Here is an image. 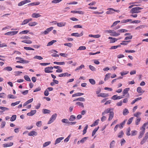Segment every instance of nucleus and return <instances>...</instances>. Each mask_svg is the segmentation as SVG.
<instances>
[{
  "instance_id": "nucleus-57",
  "label": "nucleus",
  "mask_w": 148,
  "mask_h": 148,
  "mask_svg": "<svg viewBox=\"0 0 148 148\" xmlns=\"http://www.w3.org/2000/svg\"><path fill=\"white\" fill-rule=\"evenodd\" d=\"M132 38V35H130L126 37L124 39L125 40H127L131 39Z\"/></svg>"
},
{
  "instance_id": "nucleus-18",
  "label": "nucleus",
  "mask_w": 148,
  "mask_h": 148,
  "mask_svg": "<svg viewBox=\"0 0 148 148\" xmlns=\"http://www.w3.org/2000/svg\"><path fill=\"white\" fill-rule=\"evenodd\" d=\"M64 138V137H61L57 138L55 141V144L56 145L60 143Z\"/></svg>"
},
{
  "instance_id": "nucleus-50",
  "label": "nucleus",
  "mask_w": 148,
  "mask_h": 148,
  "mask_svg": "<svg viewBox=\"0 0 148 148\" xmlns=\"http://www.w3.org/2000/svg\"><path fill=\"white\" fill-rule=\"evenodd\" d=\"M0 109L2 110L3 111H4L5 110H9L8 108L2 106H0Z\"/></svg>"
},
{
  "instance_id": "nucleus-25",
  "label": "nucleus",
  "mask_w": 148,
  "mask_h": 148,
  "mask_svg": "<svg viewBox=\"0 0 148 148\" xmlns=\"http://www.w3.org/2000/svg\"><path fill=\"white\" fill-rule=\"evenodd\" d=\"M41 16L38 13H34L32 14V16L33 18H37Z\"/></svg>"
},
{
  "instance_id": "nucleus-37",
  "label": "nucleus",
  "mask_w": 148,
  "mask_h": 148,
  "mask_svg": "<svg viewBox=\"0 0 148 148\" xmlns=\"http://www.w3.org/2000/svg\"><path fill=\"white\" fill-rule=\"evenodd\" d=\"M56 40H53L49 42L47 45V46H50L52 45L54 43L56 42Z\"/></svg>"
},
{
  "instance_id": "nucleus-33",
  "label": "nucleus",
  "mask_w": 148,
  "mask_h": 148,
  "mask_svg": "<svg viewBox=\"0 0 148 148\" xmlns=\"http://www.w3.org/2000/svg\"><path fill=\"white\" fill-rule=\"evenodd\" d=\"M129 113V112L127 109L125 108L123 110V114L124 115H127Z\"/></svg>"
},
{
  "instance_id": "nucleus-32",
  "label": "nucleus",
  "mask_w": 148,
  "mask_h": 148,
  "mask_svg": "<svg viewBox=\"0 0 148 148\" xmlns=\"http://www.w3.org/2000/svg\"><path fill=\"white\" fill-rule=\"evenodd\" d=\"M62 122L64 123L69 124V120L67 119H64L62 120Z\"/></svg>"
},
{
  "instance_id": "nucleus-7",
  "label": "nucleus",
  "mask_w": 148,
  "mask_h": 148,
  "mask_svg": "<svg viewBox=\"0 0 148 148\" xmlns=\"http://www.w3.org/2000/svg\"><path fill=\"white\" fill-rule=\"evenodd\" d=\"M53 67L52 66L48 67H46L45 69V72L46 73H51L53 72V71L50 70H52L53 69Z\"/></svg>"
},
{
  "instance_id": "nucleus-15",
  "label": "nucleus",
  "mask_w": 148,
  "mask_h": 148,
  "mask_svg": "<svg viewBox=\"0 0 148 148\" xmlns=\"http://www.w3.org/2000/svg\"><path fill=\"white\" fill-rule=\"evenodd\" d=\"M36 112V110H32L30 112L27 114V115L29 116H32L34 115Z\"/></svg>"
},
{
  "instance_id": "nucleus-44",
  "label": "nucleus",
  "mask_w": 148,
  "mask_h": 148,
  "mask_svg": "<svg viewBox=\"0 0 148 148\" xmlns=\"http://www.w3.org/2000/svg\"><path fill=\"white\" fill-rule=\"evenodd\" d=\"M89 82L92 85H94L95 84V81L93 79H89Z\"/></svg>"
},
{
  "instance_id": "nucleus-27",
  "label": "nucleus",
  "mask_w": 148,
  "mask_h": 148,
  "mask_svg": "<svg viewBox=\"0 0 148 148\" xmlns=\"http://www.w3.org/2000/svg\"><path fill=\"white\" fill-rule=\"evenodd\" d=\"M137 92L139 93H143L144 91L140 87H138L137 89Z\"/></svg>"
},
{
  "instance_id": "nucleus-42",
  "label": "nucleus",
  "mask_w": 148,
  "mask_h": 148,
  "mask_svg": "<svg viewBox=\"0 0 148 148\" xmlns=\"http://www.w3.org/2000/svg\"><path fill=\"white\" fill-rule=\"evenodd\" d=\"M84 67V66L83 64L81 65L80 66L78 67L75 69V71H76L77 70H80L82 69Z\"/></svg>"
},
{
  "instance_id": "nucleus-30",
  "label": "nucleus",
  "mask_w": 148,
  "mask_h": 148,
  "mask_svg": "<svg viewBox=\"0 0 148 148\" xmlns=\"http://www.w3.org/2000/svg\"><path fill=\"white\" fill-rule=\"evenodd\" d=\"M89 36L90 37H93L96 38H98L100 37V35L99 34L93 35L92 34H90L89 35Z\"/></svg>"
},
{
  "instance_id": "nucleus-17",
  "label": "nucleus",
  "mask_w": 148,
  "mask_h": 148,
  "mask_svg": "<svg viewBox=\"0 0 148 148\" xmlns=\"http://www.w3.org/2000/svg\"><path fill=\"white\" fill-rule=\"evenodd\" d=\"M40 3L39 2H34L28 4V6H33L34 5H39L40 4Z\"/></svg>"
},
{
  "instance_id": "nucleus-5",
  "label": "nucleus",
  "mask_w": 148,
  "mask_h": 148,
  "mask_svg": "<svg viewBox=\"0 0 148 148\" xmlns=\"http://www.w3.org/2000/svg\"><path fill=\"white\" fill-rule=\"evenodd\" d=\"M113 109L112 108H108L105 110L104 112L102 113V115H103L106 114L108 113H110L111 112H113Z\"/></svg>"
},
{
  "instance_id": "nucleus-34",
  "label": "nucleus",
  "mask_w": 148,
  "mask_h": 148,
  "mask_svg": "<svg viewBox=\"0 0 148 148\" xmlns=\"http://www.w3.org/2000/svg\"><path fill=\"white\" fill-rule=\"evenodd\" d=\"M99 119H97V120L95 121V122L93 123L90 126L91 127H93V126H95L97 125L99 123Z\"/></svg>"
},
{
  "instance_id": "nucleus-35",
  "label": "nucleus",
  "mask_w": 148,
  "mask_h": 148,
  "mask_svg": "<svg viewBox=\"0 0 148 148\" xmlns=\"http://www.w3.org/2000/svg\"><path fill=\"white\" fill-rule=\"evenodd\" d=\"M21 42L27 44H30L32 42V41L30 40H25L22 41Z\"/></svg>"
},
{
  "instance_id": "nucleus-29",
  "label": "nucleus",
  "mask_w": 148,
  "mask_h": 148,
  "mask_svg": "<svg viewBox=\"0 0 148 148\" xmlns=\"http://www.w3.org/2000/svg\"><path fill=\"white\" fill-rule=\"evenodd\" d=\"M126 121V120H125L122 123H121L120 124H119L120 129H121L123 127Z\"/></svg>"
},
{
  "instance_id": "nucleus-40",
  "label": "nucleus",
  "mask_w": 148,
  "mask_h": 148,
  "mask_svg": "<svg viewBox=\"0 0 148 148\" xmlns=\"http://www.w3.org/2000/svg\"><path fill=\"white\" fill-rule=\"evenodd\" d=\"M128 31L127 30L125 29H121L118 30L117 32L119 33H124Z\"/></svg>"
},
{
  "instance_id": "nucleus-31",
  "label": "nucleus",
  "mask_w": 148,
  "mask_h": 148,
  "mask_svg": "<svg viewBox=\"0 0 148 148\" xmlns=\"http://www.w3.org/2000/svg\"><path fill=\"white\" fill-rule=\"evenodd\" d=\"M115 142L114 140L112 141L110 144V148H113L115 144Z\"/></svg>"
},
{
  "instance_id": "nucleus-49",
  "label": "nucleus",
  "mask_w": 148,
  "mask_h": 148,
  "mask_svg": "<svg viewBox=\"0 0 148 148\" xmlns=\"http://www.w3.org/2000/svg\"><path fill=\"white\" fill-rule=\"evenodd\" d=\"M53 63L54 64H56L58 65H64L65 64V62H53Z\"/></svg>"
},
{
  "instance_id": "nucleus-38",
  "label": "nucleus",
  "mask_w": 148,
  "mask_h": 148,
  "mask_svg": "<svg viewBox=\"0 0 148 148\" xmlns=\"http://www.w3.org/2000/svg\"><path fill=\"white\" fill-rule=\"evenodd\" d=\"M3 70L5 71H11L12 69L11 66H8L5 68L3 69Z\"/></svg>"
},
{
  "instance_id": "nucleus-52",
  "label": "nucleus",
  "mask_w": 148,
  "mask_h": 148,
  "mask_svg": "<svg viewBox=\"0 0 148 148\" xmlns=\"http://www.w3.org/2000/svg\"><path fill=\"white\" fill-rule=\"evenodd\" d=\"M51 143L50 141H47L44 143L43 144V147H45L49 145Z\"/></svg>"
},
{
  "instance_id": "nucleus-6",
  "label": "nucleus",
  "mask_w": 148,
  "mask_h": 148,
  "mask_svg": "<svg viewBox=\"0 0 148 148\" xmlns=\"http://www.w3.org/2000/svg\"><path fill=\"white\" fill-rule=\"evenodd\" d=\"M31 2V1L29 0H25L23 1L18 3V5L19 6H21L23 5Z\"/></svg>"
},
{
  "instance_id": "nucleus-47",
  "label": "nucleus",
  "mask_w": 148,
  "mask_h": 148,
  "mask_svg": "<svg viewBox=\"0 0 148 148\" xmlns=\"http://www.w3.org/2000/svg\"><path fill=\"white\" fill-rule=\"evenodd\" d=\"M24 78L28 82H30L31 81V79L27 75H25L24 76Z\"/></svg>"
},
{
  "instance_id": "nucleus-55",
  "label": "nucleus",
  "mask_w": 148,
  "mask_h": 148,
  "mask_svg": "<svg viewBox=\"0 0 148 148\" xmlns=\"http://www.w3.org/2000/svg\"><path fill=\"white\" fill-rule=\"evenodd\" d=\"M24 48L25 49L27 50H34V49L31 47H24Z\"/></svg>"
},
{
  "instance_id": "nucleus-22",
  "label": "nucleus",
  "mask_w": 148,
  "mask_h": 148,
  "mask_svg": "<svg viewBox=\"0 0 148 148\" xmlns=\"http://www.w3.org/2000/svg\"><path fill=\"white\" fill-rule=\"evenodd\" d=\"M13 145V143L12 142H10L9 143H5L3 144V146L4 147H8L11 146Z\"/></svg>"
},
{
  "instance_id": "nucleus-21",
  "label": "nucleus",
  "mask_w": 148,
  "mask_h": 148,
  "mask_svg": "<svg viewBox=\"0 0 148 148\" xmlns=\"http://www.w3.org/2000/svg\"><path fill=\"white\" fill-rule=\"evenodd\" d=\"M114 113L113 112H111L109 114L108 121H110L112 120L114 117Z\"/></svg>"
},
{
  "instance_id": "nucleus-56",
  "label": "nucleus",
  "mask_w": 148,
  "mask_h": 148,
  "mask_svg": "<svg viewBox=\"0 0 148 148\" xmlns=\"http://www.w3.org/2000/svg\"><path fill=\"white\" fill-rule=\"evenodd\" d=\"M141 114V112H138L134 114V116L138 118L139 116V115H140Z\"/></svg>"
},
{
  "instance_id": "nucleus-10",
  "label": "nucleus",
  "mask_w": 148,
  "mask_h": 148,
  "mask_svg": "<svg viewBox=\"0 0 148 148\" xmlns=\"http://www.w3.org/2000/svg\"><path fill=\"white\" fill-rule=\"evenodd\" d=\"M140 129L142 131L140 132V134L138 136V138H140L142 137L145 131V129H143L141 128Z\"/></svg>"
},
{
  "instance_id": "nucleus-36",
  "label": "nucleus",
  "mask_w": 148,
  "mask_h": 148,
  "mask_svg": "<svg viewBox=\"0 0 148 148\" xmlns=\"http://www.w3.org/2000/svg\"><path fill=\"white\" fill-rule=\"evenodd\" d=\"M99 127H97L95 128L94 130L93 131L92 133V136H93L96 133V132L99 129Z\"/></svg>"
},
{
  "instance_id": "nucleus-58",
  "label": "nucleus",
  "mask_w": 148,
  "mask_h": 148,
  "mask_svg": "<svg viewBox=\"0 0 148 148\" xmlns=\"http://www.w3.org/2000/svg\"><path fill=\"white\" fill-rule=\"evenodd\" d=\"M63 0H53L51 2L52 3H57Z\"/></svg>"
},
{
  "instance_id": "nucleus-24",
  "label": "nucleus",
  "mask_w": 148,
  "mask_h": 148,
  "mask_svg": "<svg viewBox=\"0 0 148 148\" xmlns=\"http://www.w3.org/2000/svg\"><path fill=\"white\" fill-rule=\"evenodd\" d=\"M130 90V88H128L125 89L123 92V96H125L126 94L128 93V91Z\"/></svg>"
},
{
  "instance_id": "nucleus-4",
  "label": "nucleus",
  "mask_w": 148,
  "mask_h": 148,
  "mask_svg": "<svg viewBox=\"0 0 148 148\" xmlns=\"http://www.w3.org/2000/svg\"><path fill=\"white\" fill-rule=\"evenodd\" d=\"M57 114L56 113L52 115L51 117L50 118L47 124H49L53 123L56 119L57 117Z\"/></svg>"
},
{
  "instance_id": "nucleus-23",
  "label": "nucleus",
  "mask_w": 148,
  "mask_h": 148,
  "mask_svg": "<svg viewBox=\"0 0 148 148\" xmlns=\"http://www.w3.org/2000/svg\"><path fill=\"white\" fill-rule=\"evenodd\" d=\"M76 116L73 115H71L69 118V120L71 121H74L76 119Z\"/></svg>"
},
{
  "instance_id": "nucleus-51",
  "label": "nucleus",
  "mask_w": 148,
  "mask_h": 148,
  "mask_svg": "<svg viewBox=\"0 0 148 148\" xmlns=\"http://www.w3.org/2000/svg\"><path fill=\"white\" fill-rule=\"evenodd\" d=\"M110 75H111L110 73H107L106 74L104 78V80L105 81H106V80H108L110 78Z\"/></svg>"
},
{
  "instance_id": "nucleus-14",
  "label": "nucleus",
  "mask_w": 148,
  "mask_h": 148,
  "mask_svg": "<svg viewBox=\"0 0 148 148\" xmlns=\"http://www.w3.org/2000/svg\"><path fill=\"white\" fill-rule=\"evenodd\" d=\"M71 13H78L80 14H83L84 12L81 11L72 10L71 11Z\"/></svg>"
},
{
  "instance_id": "nucleus-1",
  "label": "nucleus",
  "mask_w": 148,
  "mask_h": 148,
  "mask_svg": "<svg viewBox=\"0 0 148 148\" xmlns=\"http://www.w3.org/2000/svg\"><path fill=\"white\" fill-rule=\"evenodd\" d=\"M143 8H142L139 7H136L133 8L130 10V12L134 14V13H138L140 12L139 11L140 10H142Z\"/></svg>"
},
{
  "instance_id": "nucleus-62",
  "label": "nucleus",
  "mask_w": 148,
  "mask_h": 148,
  "mask_svg": "<svg viewBox=\"0 0 148 148\" xmlns=\"http://www.w3.org/2000/svg\"><path fill=\"white\" fill-rule=\"evenodd\" d=\"M131 131L130 128L129 127L127 128V132H126V135L127 136H130V132Z\"/></svg>"
},
{
  "instance_id": "nucleus-63",
  "label": "nucleus",
  "mask_w": 148,
  "mask_h": 148,
  "mask_svg": "<svg viewBox=\"0 0 148 148\" xmlns=\"http://www.w3.org/2000/svg\"><path fill=\"white\" fill-rule=\"evenodd\" d=\"M128 73L129 71H123L121 73V74L122 76H123L127 74Z\"/></svg>"
},
{
  "instance_id": "nucleus-53",
  "label": "nucleus",
  "mask_w": 148,
  "mask_h": 148,
  "mask_svg": "<svg viewBox=\"0 0 148 148\" xmlns=\"http://www.w3.org/2000/svg\"><path fill=\"white\" fill-rule=\"evenodd\" d=\"M124 134L123 132V131H121L119 133L118 135V137L119 138H121Z\"/></svg>"
},
{
  "instance_id": "nucleus-11",
  "label": "nucleus",
  "mask_w": 148,
  "mask_h": 148,
  "mask_svg": "<svg viewBox=\"0 0 148 148\" xmlns=\"http://www.w3.org/2000/svg\"><path fill=\"white\" fill-rule=\"evenodd\" d=\"M88 138V137H84L82 138L80 141H78L77 142L78 145H79L80 143H83L85 142Z\"/></svg>"
},
{
  "instance_id": "nucleus-64",
  "label": "nucleus",
  "mask_w": 148,
  "mask_h": 148,
  "mask_svg": "<svg viewBox=\"0 0 148 148\" xmlns=\"http://www.w3.org/2000/svg\"><path fill=\"white\" fill-rule=\"evenodd\" d=\"M41 123L42 122L40 121L37 122L36 124V125L38 127H40L42 125Z\"/></svg>"
},
{
  "instance_id": "nucleus-39",
  "label": "nucleus",
  "mask_w": 148,
  "mask_h": 148,
  "mask_svg": "<svg viewBox=\"0 0 148 148\" xmlns=\"http://www.w3.org/2000/svg\"><path fill=\"white\" fill-rule=\"evenodd\" d=\"M132 21V20L131 19H127L126 20H122L121 21V23H127L129 22H130Z\"/></svg>"
},
{
  "instance_id": "nucleus-48",
  "label": "nucleus",
  "mask_w": 148,
  "mask_h": 148,
  "mask_svg": "<svg viewBox=\"0 0 148 148\" xmlns=\"http://www.w3.org/2000/svg\"><path fill=\"white\" fill-rule=\"evenodd\" d=\"M88 125H86V126L85 127L83 131V135H84L85 134L88 128Z\"/></svg>"
},
{
  "instance_id": "nucleus-59",
  "label": "nucleus",
  "mask_w": 148,
  "mask_h": 148,
  "mask_svg": "<svg viewBox=\"0 0 148 148\" xmlns=\"http://www.w3.org/2000/svg\"><path fill=\"white\" fill-rule=\"evenodd\" d=\"M121 45H117V46H114L111 47L110 48V49H117L118 47H120Z\"/></svg>"
},
{
  "instance_id": "nucleus-41",
  "label": "nucleus",
  "mask_w": 148,
  "mask_h": 148,
  "mask_svg": "<svg viewBox=\"0 0 148 148\" xmlns=\"http://www.w3.org/2000/svg\"><path fill=\"white\" fill-rule=\"evenodd\" d=\"M37 24V22H34L29 23L28 24V25L30 26H33L36 25Z\"/></svg>"
},
{
  "instance_id": "nucleus-2",
  "label": "nucleus",
  "mask_w": 148,
  "mask_h": 148,
  "mask_svg": "<svg viewBox=\"0 0 148 148\" xmlns=\"http://www.w3.org/2000/svg\"><path fill=\"white\" fill-rule=\"evenodd\" d=\"M107 10L108 11L106 12V13L108 14H112L114 13V12H119V10H115L111 8H108Z\"/></svg>"
},
{
  "instance_id": "nucleus-45",
  "label": "nucleus",
  "mask_w": 148,
  "mask_h": 148,
  "mask_svg": "<svg viewBox=\"0 0 148 148\" xmlns=\"http://www.w3.org/2000/svg\"><path fill=\"white\" fill-rule=\"evenodd\" d=\"M76 104L77 105L80 106H81V107L84 108V105L83 103L80 102H77L76 103Z\"/></svg>"
},
{
  "instance_id": "nucleus-61",
  "label": "nucleus",
  "mask_w": 148,
  "mask_h": 148,
  "mask_svg": "<svg viewBox=\"0 0 148 148\" xmlns=\"http://www.w3.org/2000/svg\"><path fill=\"white\" fill-rule=\"evenodd\" d=\"M29 22L27 19H26L23 21L21 25H24L27 24Z\"/></svg>"
},
{
  "instance_id": "nucleus-60",
  "label": "nucleus",
  "mask_w": 148,
  "mask_h": 148,
  "mask_svg": "<svg viewBox=\"0 0 148 148\" xmlns=\"http://www.w3.org/2000/svg\"><path fill=\"white\" fill-rule=\"evenodd\" d=\"M133 117H131L128 120L127 123V125H130L131 123L133 121Z\"/></svg>"
},
{
  "instance_id": "nucleus-12",
  "label": "nucleus",
  "mask_w": 148,
  "mask_h": 148,
  "mask_svg": "<svg viewBox=\"0 0 148 148\" xmlns=\"http://www.w3.org/2000/svg\"><path fill=\"white\" fill-rule=\"evenodd\" d=\"M109 96V95L108 94L105 93H100L99 95H97V96L98 97H108Z\"/></svg>"
},
{
  "instance_id": "nucleus-3",
  "label": "nucleus",
  "mask_w": 148,
  "mask_h": 148,
  "mask_svg": "<svg viewBox=\"0 0 148 148\" xmlns=\"http://www.w3.org/2000/svg\"><path fill=\"white\" fill-rule=\"evenodd\" d=\"M107 32L108 33L111 34L110 35L111 36H119L120 35V33H119V32H116L114 30H108Z\"/></svg>"
},
{
  "instance_id": "nucleus-28",
  "label": "nucleus",
  "mask_w": 148,
  "mask_h": 148,
  "mask_svg": "<svg viewBox=\"0 0 148 148\" xmlns=\"http://www.w3.org/2000/svg\"><path fill=\"white\" fill-rule=\"evenodd\" d=\"M42 112L43 114H49L50 112L51 111L48 109H44L42 110Z\"/></svg>"
},
{
  "instance_id": "nucleus-26",
  "label": "nucleus",
  "mask_w": 148,
  "mask_h": 148,
  "mask_svg": "<svg viewBox=\"0 0 148 148\" xmlns=\"http://www.w3.org/2000/svg\"><path fill=\"white\" fill-rule=\"evenodd\" d=\"M84 95V93L81 92H78L72 95V97H74L76 96H81Z\"/></svg>"
},
{
  "instance_id": "nucleus-46",
  "label": "nucleus",
  "mask_w": 148,
  "mask_h": 148,
  "mask_svg": "<svg viewBox=\"0 0 148 148\" xmlns=\"http://www.w3.org/2000/svg\"><path fill=\"white\" fill-rule=\"evenodd\" d=\"M89 68L90 70L93 71H96L95 68L91 65H89Z\"/></svg>"
},
{
  "instance_id": "nucleus-54",
  "label": "nucleus",
  "mask_w": 148,
  "mask_h": 148,
  "mask_svg": "<svg viewBox=\"0 0 148 148\" xmlns=\"http://www.w3.org/2000/svg\"><path fill=\"white\" fill-rule=\"evenodd\" d=\"M20 101H16V102H14V103H12L11 104V105L13 106H14L16 105L19 104V103H20Z\"/></svg>"
},
{
  "instance_id": "nucleus-20",
  "label": "nucleus",
  "mask_w": 148,
  "mask_h": 148,
  "mask_svg": "<svg viewBox=\"0 0 148 148\" xmlns=\"http://www.w3.org/2000/svg\"><path fill=\"white\" fill-rule=\"evenodd\" d=\"M66 23L64 22H61L60 23H58L57 25L59 27H62L64 26L65 25Z\"/></svg>"
},
{
  "instance_id": "nucleus-16",
  "label": "nucleus",
  "mask_w": 148,
  "mask_h": 148,
  "mask_svg": "<svg viewBox=\"0 0 148 148\" xmlns=\"http://www.w3.org/2000/svg\"><path fill=\"white\" fill-rule=\"evenodd\" d=\"M37 133L36 132L34 131H32L28 134V135L30 136H36Z\"/></svg>"
},
{
  "instance_id": "nucleus-9",
  "label": "nucleus",
  "mask_w": 148,
  "mask_h": 148,
  "mask_svg": "<svg viewBox=\"0 0 148 148\" xmlns=\"http://www.w3.org/2000/svg\"><path fill=\"white\" fill-rule=\"evenodd\" d=\"M83 34V33L82 32L80 34L78 33H73L71 34V35L75 37H79L82 36Z\"/></svg>"
},
{
  "instance_id": "nucleus-13",
  "label": "nucleus",
  "mask_w": 148,
  "mask_h": 148,
  "mask_svg": "<svg viewBox=\"0 0 148 148\" xmlns=\"http://www.w3.org/2000/svg\"><path fill=\"white\" fill-rule=\"evenodd\" d=\"M108 39L111 40L110 41V43L115 42L116 41H117L118 40V39L110 37L108 38Z\"/></svg>"
},
{
  "instance_id": "nucleus-19",
  "label": "nucleus",
  "mask_w": 148,
  "mask_h": 148,
  "mask_svg": "<svg viewBox=\"0 0 148 148\" xmlns=\"http://www.w3.org/2000/svg\"><path fill=\"white\" fill-rule=\"evenodd\" d=\"M16 62L17 63H21L27 64L29 62V61L27 60H24L22 58V60H20L17 61Z\"/></svg>"
},
{
  "instance_id": "nucleus-8",
  "label": "nucleus",
  "mask_w": 148,
  "mask_h": 148,
  "mask_svg": "<svg viewBox=\"0 0 148 148\" xmlns=\"http://www.w3.org/2000/svg\"><path fill=\"white\" fill-rule=\"evenodd\" d=\"M18 32V31L8 32L5 34L6 35L13 36L16 34Z\"/></svg>"
},
{
  "instance_id": "nucleus-43",
  "label": "nucleus",
  "mask_w": 148,
  "mask_h": 148,
  "mask_svg": "<svg viewBox=\"0 0 148 148\" xmlns=\"http://www.w3.org/2000/svg\"><path fill=\"white\" fill-rule=\"evenodd\" d=\"M16 115H13L10 118V121H14L16 119Z\"/></svg>"
}]
</instances>
